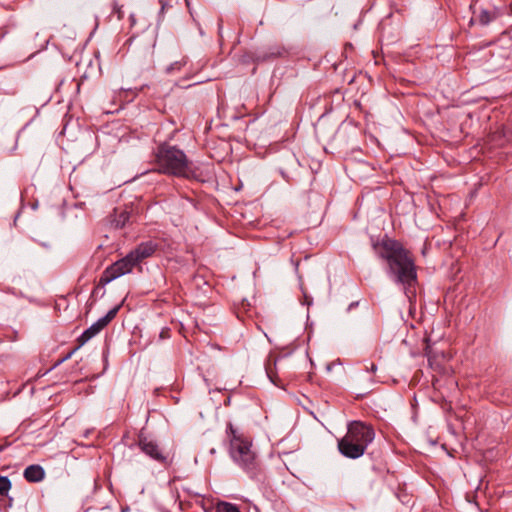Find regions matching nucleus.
<instances>
[{
    "label": "nucleus",
    "mask_w": 512,
    "mask_h": 512,
    "mask_svg": "<svg viewBox=\"0 0 512 512\" xmlns=\"http://www.w3.org/2000/svg\"><path fill=\"white\" fill-rule=\"evenodd\" d=\"M375 254L387 264V273L396 283L405 287L406 294L417 279L414 261L403 245L391 238L385 237L380 242L373 243Z\"/></svg>",
    "instance_id": "1"
},
{
    "label": "nucleus",
    "mask_w": 512,
    "mask_h": 512,
    "mask_svg": "<svg viewBox=\"0 0 512 512\" xmlns=\"http://www.w3.org/2000/svg\"><path fill=\"white\" fill-rule=\"evenodd\" d=\"M226 434L230 442L229 455L233 462L251 478H254L259 471V465L256 453L252 449L251 439L245 436L231 422L227 424Z\"/></svg>",
    "instance_id": "2"
},
{
    "label": "nucleus",
    "mask_w": 512,
    "mask_h": 512,
    "mask_svg": "<svg viewBox=\"0 0 512 512\" xmlns=\"http://www.w3.org/2000/svg\"><path fill=\"white\" fill-rule=\"evenodd\" d=\"M374 438L375 432L370 425L352 421L348 424L345 436L338 440V450L346 458L358 459L364 455Z\"/></svg>",
    "instance_id": "3"
},
{
    "label": "nucleus",
    "mask_w": 512,
    "mask_h": 512,
    "mask_svg": "<svg viewBox=\"0 0 512 512\" xmlns=\"http://www.w3.org/2000/svg\"><path fill=\"white\" fill-rule=\"evenodd\" d=\"M155 157L160 172L177 177L197 178L192 162L176 146L167 143L159 145Z\"/></svg>",
    "instance_id": "4"
},
{
    "label": "nucleus",
    "mask_w": 512,
    "mask_h": 512,
    "mask_svg": "<svg viewBox=\"0 0 512 512\" xmlns=\"http://www.w3.org/2000/svg\"><path fill=\"white\" fill-rule=\"evenodd\" d=\"M137 264L133 260L132 257H130V254L128 253L125 257L122 259L116 261L109 267L105 269L103 272V275L100 278V282L103 284L110 283L111 281L130 273L134 266Z\"/></svg>",
    "instance_id": "5"
},
{
    "label": "nucleus",
    "mask_w": 512,
    "mask_h": 512,
    "mask_svg": "<svg viewBox=\"0 0 512 512\" xmlns=\"http://www.w3.org/2000/svg\"><path fill=\"white\" fill-rule=\"evenodd\" d=\"M138 446L141 451L149 456L152 460L166 465L168 463V457L163 453L157 442L150 440L146 437H140Z\"/></svg>",
    "instance_id": "6"
},
{
    "label": "nucleus",
    "mask_w": 512,
    "mask_h": 512,
    "mask_svg": "<svg viewBox=\"0 0 512 512\" xmlns=\"http://www.w3.org/2000/svg\"><path fill=\"white\" fill-rule=\"evenodd\" d=\"M158 248V244L149 240L141 242L135 249L129 252L130 257L133 258L136 264H139L144 259L152 256Z\"/></svg>",
    "instance_id": "7"
},
{
    "label": "nucleus",
    "mask_w": 512,
    "mask_h": 512,
    "mask_svg": "<svg viewBox=\"0 0 512 512\" xmlns=\"http://www.w3.org/2000/svg\"><path fill=\"white\" fill-rule=\"evenodd\" d=\"M473 10L472 21L478 22L481 25H487L497 18L498 11L496 9H478L477 4L471 5Z\"/></svg>",
    "instance_id": "8"
},
{
    "label": "nucleus",
    "mask_w": 512,
    "mask_h": 512,
    "mask_svg": "<svg viewBox=\"0 0 512 512\" xmlns=\"http://www.w3.org/2000/svg\"><path fill=\"white\" fill-rule=\"evenodd\" d=\"M44 476V469L40 465H30L24 470V477L29 482H40Z\"/></svg>",
    "instance_id": "9"
},
{
    "label": "nucleus",
    "mask_w": 512,
    "mask_h": 512,
    "mask_svg": "<svg viewBox=\"0 0 512 512\" xmlns=\"http://www.w3.org/2000/svg\"><path fill=\"white\" fill-rule=\"evenodd\" d=\"M102 330L98 328L94 323L88 327L83 333L78 337L77 342L79 343V347L86 344L89 340L99 334Z\"/></svg>",
    "instance_id": "10"
},
{
    "label": "nucleus",
    "mask_w": 512,
    "mask_h": 512,
    "mask_svg": "<svg viewBox=\"0 0 512 512\" xmlns=\"http://www.w3.org/2000/svg\"><path fill=\"white\" fill-rule=\"evenodd\" d=\"M130 218V214L126 210H115L111 223L115 228H123Z\"/></svg>",
    "instance_id": "11"
},
{
    "label": "nucleus",
    "mask_w": 512,
    "mask_h": 512,
    "mask_svg": "<svg viewBox=\"0 0 512 512\" xmlns=\"http://www.w3.org/2000/svg\"><path fill=\"white\" fill-rule=\"evenodd\" d=\"M119 311V306H116L109 310L107 314L101 318H99L94 324L100 328V330H103L117 315Z\"/></svg>",
    "instance_id": "12"
},
{
    "label": "nucleus",
    "mask_w": 512,
    "mask_h": 512,
    "mask_svg": "<svg viewBox=\"0 0 512 512\" xmlns=\"http://www.w3.org/2000/svg\"><path fill=\"white\" fill-rule=\"evenodd\" d=\"M216 512H240V510L235 504L220 502L216 507Z\"/></svg>",
    "instance_id": "13"
},
{
    "label": "nucleus",
    "mask_w": 512,
    "mask_h": 512,
    "mask_svg": "<svg viewBox=\"0 0 512 512\" xmlns=\"http://www.w3.org/2000/svg\"><path fill=\"white\" fill-rule=\"evenodd\" d=\"M11 489V481L6 476H0V495H7L9 490Z\"/></svg>",
    "instance_id": "14"
},
{
    "label": "nucleus",
    "mask_w": 512,
    "mask_h": 512,
    "mask_svg": "<svg viewBox=\"0 0 512 512\" xmlns=\"http://www.w3.org/2000/svg\"><path fill=\"white\" fill-rule=\"evenodd\" d=\"M185 64H186V59L182 58L179 61H175V62L171 63L166 68V72L170 74V73H173L175 71H180L182 69V67L185 66Z\"/></svg>",
    "instance_id": "15"
},
{
    "label": "nucleus",
    "mask_w": 512,
    "mask_h": 512,
    "mask_svg": "<svg viewBox=\"0 0 512 512\" xmlns=\"http://www.w3.org/2000/svg\"><path fill=\"white\" fill-rule=\"evenodd\" d=\"M266 373H267V376L269 377V379L271 380V382L276 384V382H275V373H274L273 369L270 366L266 367Z\"/></svg>",
    "instance_id": "16"
},
{
    "label": "nucleus",
    "mask_w": 512,
    "mask_h": 512,
    "mask_svg": "<svg viewBox=\"0 0 512 512\" xmlns=\"http://www.w3.org/2000/svg\"><path fill=\"white\" fill-rule=\"evenodd\" d=\"M366 370L375 373L377 371V366L374 363H371L370 367H366Z\"/></svg>",
    "instance_id": "17"
},
{
    "label": "nucleus",
    "mask_w": 512,
    "mask_h": 512,
    "mask_svg": "<svg viewBox=\"0 0 512 512\" xmlns=\"http://www.w3.org/2000/svg\"><path fill=\"white\" fill-rule=\"evenodd\" d=\"M116 12H117V14H118V19H121V18H122V12H121V9H120V8H118V9L116 10Z\"/></svg>",
    "instance_id": "18"
},
{
    "label": "nucleus",
    "mask_w": 512,
    "mask_h": 512,
    "mask_svg": "<svg viewBox=\"0 0 512 512\" xmlns=\"http://www.w3.org/2000/svg\"><path fill=\"white\" fill-rule=\"evenodd\" d=\"M215 452H216V451H215V449H214V448H212V449L210 450V453H211V454H214Z\"/></svg>",
    "instance_id": "19"
},
{
    "label": "nucleus",
    "mask_w": 512,
    "mask_h": 512,
    "mask_svg": "<svg viewBox=\"0 0 512 512\" xmlns=\"http://www.w3.org/2000/svg\"><path fill=\"white\" fill-rule=\"evenodd\" d=\"M0 451H2V447H0Z\"/></svg>",
    "instance_id": "20"
}]
</instances>
